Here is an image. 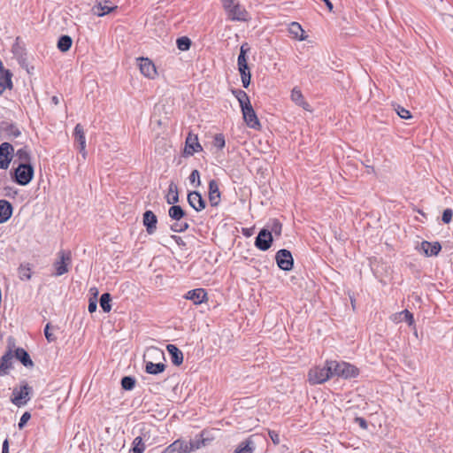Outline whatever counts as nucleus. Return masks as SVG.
Listing matches in <instances>:
<instances>
[{"label":"nucleus","mask_w":453,"mask_h":453,"mask_svg":"<svg viewBox=\"0 0 453 453\" xmlns=\"http://www.w3.org/2000/svg\"><path fill=\"white\" fill-rule=\"evenodd\" d=\"M147 357L155 360L165 359V353L158 348L151 347L147 349L144 354V364H145V372L149 374L157 375L163 372L165 370V365L162 362H158L157 364L153 363L151 360H147Z\"/></svg>","instance_id":"1"},{"label":"nucleus","mask_w":453,"mask_h":453,"mask_svg":"<svg viewBox=\"0 0 453 453\" xmlns=\"http://www.w3.org/2000/svg\"><path fill=\"white\" fill-rule=\"evenodd\" d=\"M332 360L326 361L324 366H315L308 372V381L311 385L322 384L334 377Z\"/></svg>","instance_id":"2"},{"label":"nucleus","mask_w":453,"mask_h":453,"mask_svg":"<svg viewBox=\"0 0 453 453\" xmlns=\"http://www.w3.org/2000/svg\"><path fill=\"white\" fill-rule=\"evenodd\" d=\"M222 5L228 19L233 21H246L249 19V13L243 6L236 0H221Z\"/></svg>","instance_id":"3"},{"label":"nucleus","mask_w":453,"mask_h":453,"mask_svg":"<svg viewBox=\"0 0 453 453\" xmlns=\"http://www.w3.org/2000/svg\"><path fill=\"white\" fill-rule=\"evenodd\" d=\"M250 49L248 45L242 44L240 49V54L238 56L237 64L238 69L241 74L242 83L244 88H248L250 84L251 74L249 70V66L246 59V53Z\"/></svg>","instance_id":"4"},{"label":"nucleus","mask_w":453,"mask_h":453,"mask_svg":"<svg viewBox=\"0 0 453 453\" xmlns=\"http://www.w3.org/2000/svg\"><path fill=\"white\" fill-rule=\"evenodd\" d=\"M72 264V254L70 250H60L58 253V258L53 264L55 269L54 275L61 276L69 271Z\"/></svg>","instance_id":"5"},{"label":"nucleus","mask_w":453,"mask_h":453,"mask_svg":"<svg viewBox=\"0 0 453 453\" xmlns=\"http://www.w3.org/2000/svg\"><path fill=\"white\" fill-rule=\"evenodd\" d=\"M334 376H339L345 379L356 377L358 374L357 369L346 362H338L332 360Z\"/></svg>","instance_id":"6"},{"label":"nucleus","mask_w":453,"mask_h":453,"mask_svg":"<svg viewBox=\"0 0 453 453\" xmlns=\"http://www.w3.org/2000/svg\"><path fill=\"white\" fill-rule=\"evenodd\" d=\"M34 176V168L31 165H19L15 170V178L17 183L25 186L27 185Z\"/></svg>","instance_id":"7"},{"label":"nucleus","mask_w":453,"mask_h":453,"mask_svg":"<svg viewBox=\"0 0 453 453\" xmlns=\"http://www.w3.org/2000/svg\"><path fill=\"white\" fill-rule=\"evenodd\" d=\"M31 388L28 385H24L19 388H14L12 391V403L18 407L27 404L30 400Z\"/></svg>","instance_id":"8"},{"label":"nucleus","mask_w":453,"mask_h":453,"mask_svg":"<svg viewBox=\"0 0 453 453\" xmlns=\"http://www.w3.org/2000/svg\"><path fill=\"white\" fill-rule=\"evenodd\" d=\"M275 260L278 266L283 271H290L294 265V259L289 250L282 249L277 251Z\"/></svg>","instance_id":"9"},{"label":"nucleus","mask_w":453,"mask_h":453,"mask_svg":"<svg viewBox=\"0 0 453 453\" xmlns=\"http://www.w3.org/2000/svg\"><path fill=\"white\" fill-rule=\"evenodd\" d=\"M273 241L272 233L267 229H262L256 237L255 246L258 250L265 251L271 248Z\"/></svg>","instance_id":"10"},{"label":"nucleus","mask_w":453,"mask_h":453,"mask_svg":"<svg viewBox=\"0 0 453 453\" xmlns=\"http://www.w3.org/2000/svg\"><path fill=\"white\" fill-rule=\"evenodd\" d=\"M243 119L247 126L253 129H259L260 123L251 104L242 109Z\"/></svg>","instance_id":"11"},{"label":"nucleus","mask_w":453,"mask_h":453,"mask_svg":"<svg viewBox=\"0 0 453 453\" xmlns=\"http://www.w3.org/2000/svg\"><path fill=\"white\" fill-rule=\"evenodd\" d=\"M13 147L9 142H3L0 145V169H7L12 160Z\"/></svg>","instance_id":"12"},{"label":"nucleus","mask_w":453,"mask_h":453,"mask_svg":"<svg viewBox=\"0 0 453 453\" xmlns=\"http://www.w3.org/2000/svg\"><path fill=\"white\" fill-rule=\"evenodd\" d=\"M137 60L139 61L141 73L149 79H155L157 76V69L153 62L144 58H140Z\"/></svg>","instance_id":"13"},{"label":"nucleus","mask_w":453,"mask_h":453,"mask_svg":"<svg viewBox=\"0 0 453 453\" xmlns=\"http://www.w3.org/2000/svg\"><path fill=\"white\" fill-rule=\"evenodd\" d=\"M185 153L188 156H193L196 152H200L203 148L198 142L196 134L189 133L186 138Z\"/></svg>","instance_id":"14"},{"label":"nucleus","mask_w":453,"mask_h":453,"mask_svg":"<svg viewBox=\"0 0 453 453\" xmlns=\"http://www.w3.org/2000/svg\"><path fill=\"white\" fill-rule=\"evenodd\" d=\"M209 201L211 206L216 207L220 203L221 193L217 180H211L209 182Z\"/></svg>","instance_id":"15"},{"label":"nucleus","mask_w":453,"mask_h":453,"mask_svg":"<svg viewBox=\"0 0 453 453\" xmlns=\"http://www.w3.org/2000/svg\"><path fill=\"white\" fill-rule=\"evenodd\" d=\"M188 204L196 211H201L205 208V201L197 191L189 192L188 195Z\"/></svg>","instance_id":"16"},{"label":"nucleus","mask_w":453,"mask_h":453,"mask_svg":"<svg viewBox=\"0 0 453 453\" xmlns=\"http://www.w3.org/2000/svg\"><path fill=\"white\" fill-rule=\"evenodd\" d=\"M143 225L146 227V231L149 234H152L155 233L157 229V216L151 211H146L143 213L142 219Z\"/></svg>","instance_id":"17"},{"label":"nucleus","mask_w":453,"mask_h":453,"mask_svg":"<svg viewBox=\"0 0 453 453\" xmlns=\"http://www.w3.org/2000/svg\"><path fill=\"white\" fill-rule=\"evenodd\" d=\"M185 298L190 300L194 304H201L207 300V293L203 288H196L189 290L186 295Z\"/></svg>","instance_id":"18"},{"label":"nucleus","mask_w":453,"mask_h":453,"mask_svg":"<svg viewBox=\"0 0 453 453\" xmlns=\"http://www.w3.org/2000/svg\"><path fill=\"white\" fill-rule=\"evenodd\" d=\"M441 249V246L438 242L432 243L426 241H423L418 248V250L427 257L436 256Z\"/></svg>","instance_id":"19"},{"label":"nucleus","mask_w":453,"mask_h":453,"mask_svg":"<svg viewBox=\"0 0 453 453\" xmlns=\"http://www.w3.org/2000/svg\"><path fill=\"white\" fill-rule=\"evenodd\" d=\"M12 73L4 67H0V95H2L6 88H12Z\"/></svg>","instance_id":"20"},{"label":"nucleus","mask_w":453,"mask_h":453,"mask_svg":"<svg viewBox=\"0 0 453 453\" xmlns=\"http://www.w3.org/2000/svg\"><path fill=\"white\" fill-rule=\"evenodd\" d=\"M291 100L298 106L307 111H311L310 104L304 100V97L298 88H294L291 91Z\"/></svg>","instance_id":"21"},{"label":"nucleus","mask_w":453,"mask_h":453,"mask_svg":"<svg viewBox=\"0 0 453 453\" xmlns=\"http://www.w3.org/2000/svg\"><path fill=\"white\" fill-rule=\"evenodd\" d=\"M75 140L79 142L80 145V152L82 154L83 157H86V138L83 127L81 124H77L74 127L73 132Z\"/></svg>","instance_id":"22"},{"label":"nucleus","mask_w":453,"mask_h":453,"mask_svg":"<svg viewBox=\"0 0 453 453\" xmlns=\"http://www.w3.org/2000/svg\"><path fill=\"white\" fill-rule=\"evenodd\" d=\"M204 432L200 434V438H195L189 441H187V453H190L194 450L199 449L202 447L206 446L210 440L203 438Z\"/></svg>","instance_id":"23"},{"label":"nucleus","mask_w":453,"mask_h":453,"mask_svg":"<svg viewBox=\"0 0 453 453\" xmlns=\"http://www.w3.org/2000/svg\"><path fill=\"white\" fill-rule=\"evenodd\" d=\"M288 33L294 39L298 41H304L308 37L302 26L297 22H292L289 24Z\"/></svg>","instance_id":"24"},{"label":"nucleus","mask_w":453,"mask_h":453,"mask_svg":"<svg viewBox=\"0 0 453 453\" xmlns=\"http://www.w3.org/2000/svg\"><path fill=\"white\" fill-rule=\"evenodd\" d=\"M162 453H187V441L180 439L176 440L166 447Z\"/></svg>","instance_id":"25"},{"label":"nucleus","mask_w":453,"mask_h":453,"mask_svg":"<svg viewBox=\"0 0 453 453\" xmlns=\"http://www.w3.org/2000/svg\"><path fill=\"white\" fill-rule=\"evenodd\" d=\"M108 3V1H104L98 2L96 4H95L92 8L94 14L98 17H103L117 8V6H109Z\"/></svg>","instance_id":"26"},{"label":"nucleus","mask_w":453,"mask_h":453,"mask_svg":"<svg viewBox=\"0 0 453 453\" xmlns=\"http://www.w3.org/2000/svg\"><path fill=\"white\" fill-rule=\"evenodd\" d=\"M0 130L4 131L8 138H16L21 134L15 124L7 121L1 123Z\"/></svg>","instance_id":"27"},{"label":"nucleus","mask_w":453,"mask_h":453,"mask_svg":"<svg viewBox=\"0 0 453 453\" xmlns=\"http://www.w3.org/2000/svg\"><path fill=\"white\" fill-rule=\"evenodd\" d=\"M12 214V206L6 200H0V224L6 222Z\"/></svg>","instance_id":"28"},{"label":"nucleus","mask_w":453,"mask_h":453,"mask_svg":"<svg viewBox=\"0 0 453 453\" xmlns=\"http://www.w3.org/2000/svg\"><path fill=\"white\" fill-rule=\"evenodd\" d=\"M166 349L171 356L172 363L175 365H180L183 363L182 352L173 344H168Z\"/></svg>","instance_id":"29"},{"label":"nucleus","mask_w":453,"mask_h":453,"mask_svg":"<svg viewBox=\"0 0 453 453\" xmlns=\"http://www.w3.org/2000/svg\"><path fill=\"white\" fill-rule=\"evenodd\" d=\"M15 357L26 367H32L34 365L28 353L22 348H18L15 350Z\"/></svg>","instance_id":"30"},{"label":"nucleus","mask_w":453,"mask_h":453,"mask_svg":"<svg viewBox=\"0 0 453 453\" xmlns=\"http://www.w3.org/2000/svg\"><path fill=\"white\" fill-rule=\"evenodd\" d=\"M12 358L13 355L11 351L4 354L0 360V375H4L7 373V371L12 367Z\"/></svg>","instance_id":"31"},{"label":"nucleus","mask_w":453,"mask_h":453,"mask_svg":"<svg viewBox=\"0 0 453 453\" xmlns=\"http://www.w3.org/2000/svg\"><path fill=\"white\" fill-rule=\"evenodd\" d=\"M165 198L169 204H175L179 202L178 187L173 182L170 183Z\"/></svg>","instance_id":"32"},{"label":"nucleus","mask_w":453,"mask_h":453,"mask_svg":"<svg viewBox=\"0 0 453 453\" xmlns=\"http://www.w3.org/2000/svg\"><path fill=\"white\" fill-rule=\"evenodd\" d=\"M16 157L20 162L19 165H31V156L27 147L19 149L16 152Z\"/></svg>","instance_id":"33"},{"label":"nucleus","mask_w":453,"mask_h":453,"mask_svg":"<svg viewBox=\"0 0 453 453\" xmlns=\"http://www.w3.org/2000/svg\"><path fill=\"white\" fill-rule=\"evenodd\" d=\"M255 445L251 438L242 441L235 449L234 453H253Z\"/></svg>","instance_id":"34"},{"label":"nucleus","mask_w":453,"mask_h":453,"mask_svg":"<svg viewBox=\"0 0 453 453\" xmlns=\"http://www.w3.org/2000/svg\"><path fill=\"white\" fill-rule=\"evenodd\" d=\"M233 94L240 104L241 110L250 104V101L247 93L243 90H234Z\"/></svg>","instance_id":"35"},{"label":"nucleus","mask_w":453,"mask_h":453,"mask_svg":"<svg viewBox=\"0 0 453 453\" xmlns=\"http://www.w3.org/2000/svg\"><path fill=\"white\" fill-rule=\"evenodd\" d=\"M169 217L173 220L184 219L185 211L180 205L173 204L168 211Z\"/></svg>","instance_id":"36"},{"label":"nucleus","mask_w":453,"mask_h":453,"mask_svg":"<svg viewBox=\"0 0 453 453\" xmlns=\"http://www.w3.org/2000/svg\"><path fill=\"white\" fill-rule=\"evenodd\" d=\"M73 40L69 35H62L58 42V48L62 52H66L70 50Z\"/></svg>","instance_id":"37"},{"label":"nucleus","mask_w":453,"mask_h":453,"mask_svg":"<svg viewBox=\"0 0 453 453\" xmlns=\"http://www.w3.org/2000/svg\"><path fill=\"white\" fill-rule=\"evenodd\" d=\"M145 450V445L142 441V438L141 436H137L134 438L132 443V448L129 453H143Z\"/></svg>","instance_id":"38"},{"label":"nucleus","mask_w":453,"mask_h":453,"mask_svg":"<svg viewBox=\"0 0 453 453\" xmlns=\"http://www.w3.org/2000/svg\"><path fill=\"white\" fill-rule=\"evenodd\" d=\"M189 227L188 223L182 219L175 220V223H173L171 226V230L175 233H182L186 231Z\"/></svg>","instance_id":"39"},{"label":"nucleus","mask_w":453,"mask_h":453,"mask_svg":"<svg viewBox=\"0 0 453 453\" xmlns=\"http://www.w3.org/2000/svg\"><path fill=\"white\" fill-rule=\"evenodd\" d=\"M111 297L109 293H104L101 296L100 306L104 312H109L111 311Z\"/></svg>","instance_id":"40"},{"label":"nucleus","mask_w":453,"mask_h":453,"mask_svg":"<svg viewBox=\"0 0 453 453\" xmlns=\"http://www.w3.org/2000/svg\"><path fill=\"white\" fill-rule=\"evenodd\" d=\"M177 47L180 50L185 51L189 50L191 45V41L189 38L183 36L179 39H177Z\"/></svg>","instance_id":"41"},{"label":"nucleus","mask_w":453,"mask_h":453,"mask_svg":"<svg viewBox=\"0 0 453 453\" xmlns=\"http://www.w3.org/2000/svg\"><path fill=\"white\" fill-rule=\"evenodd\" d=\"M135 386V380L130 376H125L121 380V387L126 390H132Z\"/></svg>","instance_id":"42"},{"label":"nucleus","mask_w":453,"mask_h":453,"mask_svg":"<svg viewBox=\"0 0 453 453\" xmlns=\"http://www.w3.org/2000/svg\"><path fill=\"white\" fill-rule=\"evenodd\" d=\"M395 111L401 119H409L412 117L410 111L401 105H396Z\"/></svg>","instance_id":"43"},{"label":"nucleus","mask_w":453,"mask_h":453,"mask_svg":"<svg viewBox=\"0 0 453 453\" xmlns=\"http://www.w3.org/2000/svg\"><path fill=\"white\" fill-rule=\"evenodd\" d=\"M226 145L225 137L222 134H217L213 139V146L219 150H222Z\"/></svg>","instance_id":"44"},{"label":"nucleus","mask_w":453,"mask_h":453,"mask_svg":"<svg viewBox=\"0 0 453 453\" xmlns=\"http://www.w3.org/2000/svg\"><path fill=\"white\" fill-rule=\"evenodd\" d=\"M270 227H271V231H270L271 233H273L274 234H276L278 236L280 235L281 229H282V225H281V223L279 220L273 219L272 221V224H271Z\"/></svg>","instance_id":"45"},{"label":"nucleus","mask_w":453,"mask_h":453,"mask_svg":"<svg viewBox=\"0 0 453 453\" xmlns=\"http://www.w3.org/2000/svg\"><path fill=\"white\" fill-rule=\"evenodd\" d=\"M189 181L191 184L195 185L196 187L200 185V173L198 170L195 169L191 172L189 175Z\"/></svg>","instance_id":"46"},{"label":"nucleus","mask_w":453,"mask_h":453,"mask_svg":"<svg viewBox=\"0 0 453 453\" xmlns=\"http://www.w3.org/2000/svg\"><path fill=\"white\" fill-rule=\"evenodd\" d=\"M452 216H453V211L449 208L445 209L442 212L441 220L445 224H449L452 219Z\"/></svg>","instance_id":"47"},{"label":"nucleus","mask_w":453,"mask_h":453,"mask_svg":"<svg viewBox=\"0 0 453 453\" xmlns=\"http://www.w3.org/2000/svg\"><path fill=\"white\" fill-rule=\"evenodd\" d=\"M31 418V415L29 412L26 411L22 414L20 419H19V429H22L26 424L27 423V421Z\"/></svg>","instance_id":"48"},{"label":"nucleus","mask_w":453,"mask_h":453,"mask_svg":"<svg viewBox=\"0 0 453 453\" xmlns=\"http://www.w3.org/2000/svg\"><path fill=\"white\" fill-rule=\"evenodd\" d=\"M19 274L21 280H29L31 278L30 269L26 266H21L19 268Z\"/></svg>","instance_id":"49"},{"label":"nucleus","mask_w":453,"mask_h":453,"mask_svg":"<svg viewBox=\"0 0 453 453\" xmlns=\"http://www.w3.org/2000/svg\"><path fill=\"white\" fill-rule=\"evenodd\" d=\"M402 315H403V319L404 320L410 325L411 326L413 323H414V318H413V314L411 313L408 310H404L402 313Z\"/></svg>","instance_id":"50"},{"label":"nucleus","mask_w":453,"mask_h":453,"mask_svg":"<svg viewBox=\"0 0 453 453\" xmlns=\"http://www.w3.org/2000/svg\"><path fill=\"white\" fill-rule=\"evenodd\" d=\"M50 324H47L44 328V334L49 342H54L56 340V337L50 332Z\"/></svg>","instance_id":"51"},{"label":"nucleus","mask_w":453,"mask_h":453,"mask_svg":"<svg viewBox=\"0 0 453 453\" xmlns=\"http://www.w3.org/2000/svg\"><path fill=\"white\" fill-rule=\"evenodd\" d=\"M268 434L274 444L277 445L280 443V435L277 432L269 431Z\"/></svg>","instance_id":"52"},{"label":"nucleus","mask_w":453,"mask_h":453,"mask_svg":"<svg viewBox=\"0 0 453 453\" xmlns=\"http://www.w3.org/2000/svg\"><path fill=\"white\" fill-rule=\"evenodd\" d=\"M96 308H97V303H96V300L95 299H90L89 300V303H88V310L90 313H93L94 311H96Z\"/></svg>","instance_id":"53"},{"label":"nucleus","mask_w":453,"mask_h":453,"mask_svg":"<svg viewBox=\"0 0 453 453\" xmlns=\"http://www.w3.org/2000/svg\"><path fill=\"white\" fill-rule=\"evenodd\" d=\"M356 422L364 429L367 428V423L365 418H357Z\"/></svg>","instance_id":"54"},{"label":"nucleus","mask_w":453,"mask_h":453,"mask_svg":"<svg viewBox=\"0 0 453 453\" xmlns=\"http://www.w3.org/2000/svg\"><path fill=\"white\" fill-rule=\"evenodd\" d=\"M2 452H9V441L5 439L3 442Z\"/></svg>","instance_id":"55"},{"label":"nucleus","mask_w":453,"mask_h":453,"mask_svg":"<svg viewBox=\"0 0 453 453\" xmlns=\"http://www.w3.org/2000/svg\"><path fill=\"white\" fill-rule=\"evenodd\" d=\"M322 1L326 4V7L328 8L329 12H332V11H333V9H334V5H333V4L330 2V0H322Z\"/></svg>","instance_id":"56"},{"label":"nucleus","mask_w":453,"mask_h":453,"mask_svg":"<svg viewBox=\"0 0 453 453\" xmlns=\"http://www.w3.org/2000/svg\"><path fill=\"white\" fill-rule=\"evenodd\" d=\"M366 168L368 169V173H374V168L370 165H366Z\"/></svg>","instance_id":"57"},{"label":"nucleus","mask_w":453,"mask_h":453,"mask_svg":"<svg viewBox=\"0 0 453 453\" xmlns=\"http://www.w3.org/2000/svg\"><path fill=\"white\" fill-rule=\"evenodd\" d=\"M52 102L55 104H58L59 103L58 101V98L57 96H53L52 97Z\"/></svg>","instance_id":"58"},{"label":"nucleus","mask_w":453,"mask_h":453,"mask_svg":"<svg viewBox=\"0 0 453 453\" xmlns=\"http://www.w3.org/2000/svg\"><path fill=\"white\" fill-rule=\"evenodd\" d=\"M2 453H9V452H2Z\"/></svg>","instance_id":"59"}]
</instances>
